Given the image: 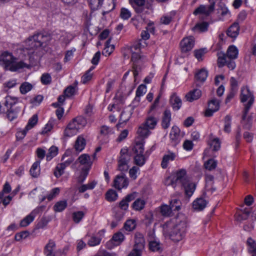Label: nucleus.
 <instances>
[{"label": "nucleus", "instance_id": "f257e3e1", "mask_svg": "<svg viewBox=\"0 0 256 256\" xmlns=\"http://www.w3.org/2000/svg\"><path fill=\"white\" fill-rule=\"evenodd\" d=\"M50 38L49 35L42 33H37L30 36L25 42V46L22 49L24 54L28 56L30 60L40 57L42 50L45 48Z\"/></svg>", "mask_w": 256, "mask_h": 256}, {"label": "nucleus", "instance_id": "f03ea898", "mask_svg": "<svg viewBox=\"0 0 256 256\" xmlns=\"http://www.w3.org/2000/svg\"><path fill=\"white\" fill-rule=\"evenodd\" d=\"M0 64L6 70L16 72L22 68H30V64L23 60L17 61L12 53L4 52L0 56Z\"/></svg>", "mask_w": 256, "mask_h": 256}, {"label": "nucleus", "instance_id": "7ed1b4c3", "mask_svg": "<svg viewBox=\"0 0 256 256\" xmlns=\"http://www.w3.org/2000/svg\"><path fill=\"white\" fill-rule=\"evenodd\" d=\"M238 52V50L235 46H231L228 47L226 54L222 52H218V66L221 68L226 65L230 70H234L236 66L234 60L237 58Z\"/></svg>", "mask_w": 256, "mask_h": 256}, {"label": "nucleus", "instance_id": "20e7f679", "mask_svg": "<svg viewBox=\"0 0 256 256\" xmlns=\"http://www.w3.org/2000/svg\"><path fill=\"white\" fill-rule=\"evenodd\" d=\"M87 124L86 120L82 116H78L70 122L66 128L64 134L70 137L76 134L79 130L84 128Z\"/></svg>", "mask_w": 256, "mask_h": 256}, {"label": "nucleus", "instance_id": "39448f33", "mask_svg": "<svg viewBox=\"0 0 256 256\" xmlns=\"http://www.w3.org/2000/svg\"><path fill=\"white\" fill-rule=\"evenodd\" d=\"M186 220L184 216L174 225L169 232L170 238L175 242H178L184 237L187 227Z\"/></svg>", "mask_w": 256, "mask_h": 256}, {"label": "nucleus", "instance_id": "423d86ee", "mask_svg": "<svg viewBox=\"0 0 256 256\" xmlns=\"http://www.w3.org/2000/svg\"><path fill=\"white\" fill-rule=\"evenodd\" d=\"M240 100V102L242 103L248 100V102L244 104V108L245 109V113H248L254 102V97L248 86H244L241 88Z\"/></svg>", "mask_w": 256, "mask_h": 256}, {"label": "nucleus", "instance_id": "0eeeda50", "mask_svg": "<svg viewBox=\"0 0 256 256\" xmlns=\"http://www.w3.org/2000/svg\"><path fill=\"white\" fill-rule=\"evenodd\" d=\"M210 4L209 6L200 5L194 12V14H203L208 16L214 10L215 2L214 0H209Z\"/></svg>", "mask_w": 256, "mask_h": 256}, {"label": "nucleus", "instance_id": "6e6552de", "mask_svg": "<svg viewBox=\"0 0 256 256\" xmlns=\"http://www.w3.org/2000/svg\"><path fill=\"white\" fill-rule=\"evenodd\" d=\"M186 174V171L182 169L178 171L176 176L170 180L171 184L172 185L174 183H180L182 185L185 184L189 180Z\"/></svg>", "mask_w": 256, "mask_h": 256}, {"label": "nucleus", "instance_id": "1a4fd4ad", "mask_svg": "<svg viewBox=\"0 0 256 256\" xmlns=\"http://www.w3.org/2000/svg\"><path fill=\"white\" fill-rule=\"evenodd\" d=\"M134 245L133 248L142 252L144 248L145 240L142 234L136 232L134 237Z\"/></svg>", "mask_w": 256, "mask_h": 256}, {"label": "nucleus", "instance_id": "9d476101", "mask_svg": "<svg viewBox=\"0 0 256 256\" xmlns=\"http://www.w3.org/2000/svg\"><path fill=\"white\" fill-rule=\"evenodd\" d=\"M208 76V71L206 68H202L196 73L195 84L196 86H200L206 81Z\"/></svg>", "mask_w": 256, "mask_h": 256}, {"label": "nucleus", "instance_id": "9b49d317", "mask_svg": "<svg viewBox=\"0 0 256 256\" xmlns=\"http://www.w3.org/2000/svg\"><path fill=\"white\" fill-rule=\"evenodd\" d=\"M128 182L125 177L124 174L118 175L114 180V186L116 189L120 190L124 188H126L128 186Z\"/></svg>", "mask_w": 256, "mask_h": 256}, {"label": "nucleus", "instance_id": "f8f14e48", "mask_svg": "<svg viewBox=\"0 0 256 256\" xmlns=\"http://www.w3.org/2000/svg\"><path fill=\"white\" fill-rule=\"evenodd\" d=\"M182 51L186 52L190 50L194 46V40L192 37L184 38L180 44Z\"/></svg>", "mask_w": 256, "mask_h": 256}, {"label": "nucleus", "instance_id": "ddd939ff", "mask_svg": "<svg viewBox=\"0 0 256 256\" xmlns=\"http://www.w3.org/2000/svg\"><path fill=\"white\" fill-rule=\"evenodd\" d=\"M78 162L81 165H84V168H88V170L90 168L92 164V161L91 160L90 156L88 154H81L77 159L76 163Z\"/></svg>", "mask_w": 256, "mask_h": 256}, {"label": "nucleus", "instance_id": "4468645a", "mask_svg": "<svg viewBox=\"0 0 256 256\" xmlns=\"http://www.w3.org/2000/svg\"><path fill=\"white\" fill-rule=\"evenodd\" d=\"M128 50L132 53L131 60L133 62V64H136L138 60L142 58V56L139 54L140 49L138 44L132 46L128 48Z\"/></svg>", "mask_w": 256, "mask_h": 256}, {"label": "nucleus", "instance_id": "2eb2a0df", "mask_svg": "<svg viewBox=\"0 0 256 256\" xmlns=\"http://www.w3.org/2000/svg\"><path fill=\"white\" fill-rule=\"evenodd\" d=\"M56 249V244L52 240H50L45 246L44 252L46 256H57Z\"/></svg>", "mask_w": 256, "mask_h": 256}, {"label": "nucleus", "instance_id": "dca6fc26", "mask_svg": "<svg viewBox=\"0 0 256 256\" xmlns=\"http://www.w3.org/2000/svg\"><path fill=\"white\" fill-rule=\"evenodd\" d=\"M129 2L136 13L142 12L144 10L145 0H129Z\"/></svg>", "mask_w": 256, "mask_h": 256}, {"label": "nucleus", "instance_id": "f3484780", "mask_svg": "<svg viewBox=\"0 0 256 256\" xmlns=\"http://www.w3.org/2000/svg\"><path fill=\"white\" fill-rule=\"evenodd\" d=\"M144 138H138L136 140V144L132 148V151L136 154H143L144 151Z\"/></svg>", "mask_w": 256, "mask_h": 256}, {"label": "nucleus", "instance_id": "a211bd4d", "mask_svg": "<svg viewBox=\"0 0 256 256\" xmlns=\"http://www.w3.org/2000/svg\"><path fill=\"white\" fill-rule=\"evenodd\" d=\"M240 26L238 22H234L228 28L226 32L227 35L232 38H236L239 34Z\"/></svg>", "mask_w": 256, "mask_h": 256}, {"label": "nucleus", "instance_id": "6ab92c4d", "mask_svg": "<svg viewBox=\"0 0 256 256\" xmlns=\"http://www.w3.org/2000/svg\"><path fill=\"white\" fill-rule=\"evenodd\" d=\"M170 102L173 109L175 110H178L182 106V100L174 94L170 96Z\"/></svg>", "mask_w": 256, "mask_h": 256}, {"label": "nucleus", "instance_id": "aec40b11", "mask_svg": "<svg viewBox=\"0 0 256 256\" xmlns=\"http://www.w3.org/2000/svg\"><path fill=\"white\" fill-rule=\"evenodd\" d=\"M202 95L201 90L199 89H194L190 92L186 96V98L188 101L192 102L194 100L198 99Z\"/></svg>", "mask_w": 256, "mask_h": 256}, {"label": "nucleus", "instance_id": "412c9836", "mask_svg": "<svg viewBox=\"0 0 256 256\" xmlns=\"http://www.w3.org/2000/svg\"><path fill=\"white\" fill-rule=\"evenodd\" d=\"M171 120V112L169 110H164L162 122V126L163 128H168Z\"/></svg>", "mask_w": 256, "mask_h": 256}, {"label": "nucleus", "instance_id": "4be33fe9", "mask_svg": "<svg viewBox=\"0 0 256 256\" xmlns=\"http://www.w3.org/2000/svg\"><path fill=\"white\" fill-rule=\"evenodd\" d=\"M247 114L248 113H245V109H244L242 116V123L244 128L250 130L252 124V116L246 117Z\"/></svg>", "mask_w": 256, "mask_h": 256}, {"label": "nucleus", "instance_id": "5701e85b", "mask_svg": "<svg viewBox=\"0 0 256 256\" xmlns=\"http://www.w3.org/2000/svg\"><path fill=\"white\" fill-rule=\"evenodd\" d=\"M207 201L202 198H198L193 202V208L198 210H202L206 206Z\"/></svg>", "mask_w": 256, "mask_h": 256}, {"label": "nucleus", "instance_id": "b1692460", "mask_svg": "<svg viewBox=\"0 0 256 256\" xmlns=\"http://www.w3.org/2000/svg\"><path fill=\"white\" fill-rule=\"evenodd\" d=\"M86 144V140L82 136H80L77 138L75 142L74 148L77 152H82Z\"/></svg>", "mask_w": 256, "mask_h": 256}, {"label": "nucleus", "instance_id": "393cba45", "mask_svg": "<svg viewBox=\"0 0 256 256\" xmlns=\"http://www.w3.org/2000/svg\"><path fill=\"white\" fill-rule=\"evenodd\" d=\"M180 130L179 128L176 126H173L170 134V140L175 143L178 142L180 137Z\"/></svg>", "mask_w": 256, "mask_h": 256}, {"label": "nucleus", "instance_id": "a878e982", "mask_svg": "<svg viewBox=\"0 0 256 256\" xmlns=\"http://www.w3.org/2000/svg\"><path fill=\"white\" fill-rule=\"evenodd\" d=\"M176 156L174 153L168 152V154L164 156L162 160L161 163L162 167L163 168H167L168 162L170 160H174Z\"/></svg>", "mask_w": 256, "mask_h": 256}, {"label": "nucleus", "instance_id": "bb28decb", "mask_svg": "<svg viewBox=\"0 0 256 256\" xmlns=\"http://www.w3.org/2000/svg\"><path fill=\"white\" fill-rule=\"evenodd\" d=\"M146 92V86L142 84L140 85L136 91V96L134 98L133 103H138L140 102V97L143 96Z\"/></svg>", "mask_w": 256, "mask_h": 256}, {"label": "nucleus", "instance_id": "cd10ccee", "mask_svg": "<svg viewBox=\"0 0 256 256\" xmlns=\"http://www.w3.org/2000/svg\"><path fill=\"white\" fill-rule=\"evenodd\" d=\"M182 186L184 188L186 194L188 196H191L195 190V184L188 180Z\"/></svg>", "mask_w": 256, "mask_h": 256}, {"label": "nucleus", "instance_id": "c85d7f7f", "mask_svg": "<svg viewBox=\"0 0 256 256\" xmlns=\"http://www.w3.org/2000/svg\"><path fill=\"white\" fill-rule=\"evenodd\" d=\"M38 116L37 114H34L30 118L28 123L24 129L23 133L26 134L28 131L32 128L38 122Z\"/></svg>", "mask_w": 256, "mask_h": 256}, {"label": "nucleus", "instance_id": "c756f323", "mask_svg": "<svg viewBox=\"0 0 256 256\" xmlns=\"http://www.w3.org/2000/svg\"><path fill=\"white\" fill-rule=\"evenodd\" d=\"M158 122V118L153 116H150L148 117L144 124L145 125V126H146L150 129L152 130L155 128Z\"/></svg>", "mask_w": 256, "mask_h": 256}, {"label": "nucleus", "instance_id": "7c9ffc66", "mask_svg": "<svg viewBox=\"0 0 256 256\" xmlns=\"http://www.w3.org/2000/svg\"><path fill=\"white\" fill-rule=\"evenodd\" d=\"M40 160H37L34 162L30 169V175L34 178H36L40 174Z\"/></svg>", "mask_w": 256, "mask_h": 256}, {"label": "nucleus", "instance_id": "2f4dec72", "mask_svg": "<svg viewBox=\"0 0 256 256\" xmlns=\"http://www.w3.org/2000/svg\"><path fill=\"white\" fill-rule=\"evenodd\" d=\"M136 226V222L134 219H128L124 222V228L128 232L134 230Z\"/></svg>", "mask_w": 256, "mask_h": 256}, {"label": "nucleus", "instance_id": "473e14b6", "mask_svg": "<svg viewBox=\"0 0 256 256\" xmlns=\"http://www.w3.org/2000/svg\"><path fill=\"white\" fill-rule=\"evenodd\" d=\"M132 112H127L126 111H123L121 113L120 122L116 125L118 128H119L121 126V125L123 124H126L130 118Z\"/></svg>", "mask_w": 256, "mask_h": 256}, {"label": "nucleus", "instance_id": "72a5a7b5", "mask_svg": "<svg viewBox=\"0 0 256 256\" xmlns=\"http://www.w3.org/2000/svg\"><path fill=\"white\" fill-rule=\"evenodd\" d=\"M20 111V108H8L6 116L10 121H12L17 118L18 113Z\"/></svg>", "mask_w": 256, "mask_h": 256}, {"label": "nucleus", "instance_id": "f704fd0d", "mask_svg": "<svg viewBox=\"0 0 256 256\" xmlns=\"http://www.w3.org/2000/svg\"><path fill=\"white\" fill-rule=\"evenodd\" d=\"M146 204L144 200L141 198L136 199L132 204V208L136 211H140L144 209Z\"/></svg>", "mask_w": 256, "mask_h": 256}, {"label": "nucleus", "instance_id": "c9c22d12", "mask_svg": "<svg viewBox=\"0 0 256 256\" xmlns=\"http://www.w3.org/2000/svg\"><path fill=\"white\" fill-rule=\"evenodd\" d=\"M150 128L145 126V125L143 124H142L138 128V134L141 137L144 138H146L148 136H149L150 134Z\"/></svg>", "mask_w": 256, "mask_h": 256}, {"label": "nucleus", "instance_id": "e433bc0d", "mask_svg": "<svg viewBox=\"0 0 256 256\" xmlns=\"http://www.w3.org/2000/svg\"><path fill=\"white\" fill-rule=\"evenodd\" d=\"M67 204V202L66 200L58 201L54 205V210L56 212H61L66 208Z\"/></svg>", "mask_w": 256, "mask_h": 256}, {"label": "nucleus", "instance_id": "4c0bfd02", "mask_svg": "<svg viewBox=\"0 0 256 256\" xmlns=\"http://www.w3.org/2000/svg\"><path fill=\"white\" fill-rule=\"evenodd\" d=\"M247 243L249 246L248 250L252 254V256H256V242L251 238H249Z\"/></svg>", "mask_w": 256, "mask_h": 256}, {"label": "nucleus", "instance_id": "58836bf2", "mask_svg": "<svg viewBox=\"0 0 256 256\" xmlns=\"http://www.w3.org/2000/svg\"><path fill=\"white\" fill-rule=\"evenodd\" d=\"M106 198L108 201L113 202L117 199L118 194L115 190H110L106 192Z\"/></svg>", "mask_w": 256, "mask_h": 256}, {"label": "nucleus", "instance_id": "ea45409f", "mask_svg": "<svg viewBox=\"0 0 256 256\" xmlns=\"http://www.w3.org/2000/svg\"><path fill=\"white\" fill-rule=\"evenodd\" d=\"M173 208L170 205H163L160 208V212L163 216H168L170 215Z\"/></svg>", "mask_w": 256, "mask_h": 256}, {"label": "nucleus", "instance_id": "a19ab883", "mask_svg": "<svg viewBox=\"0 0 256 256\" xmlns=\"http://www.w3.org/2000/svg\"><path fill=\"white\" fill-rule=\"evenodd\" d=\"M208 25V22H199L196 24L194 28L195 30H198L200 32H204L207 31Z\"/></svg>", "mask_w": 256, "mask_h": 256}, {"label": "nucleus", "instance_id": "79ce46f5", "mask_svg": "<svg viewBox=\"0 0 256 256\" xmlns=\"http://www.w3.org/2000/svg\"><path fill=\"white\" fill-rule=\"evenodd\" d=\"M124 235L122 232H117V233L115 234L113 236L111 240V241L114 242H116L115 244L118 245L124 240Z\"/></svg>", "mask_w": 256, "mask_h": 256}, {"label": "nucleus", "instance_id": "37998d69", "mask_svg": "<svg viewBox=\"0 0 256 256\" xmlns=\"http://www.w3.org/2000/svg\"><path fill=\"white\" fill-rule=\"evenodd\" d=\"M149 248L152 252H158L160 250V244L158 242L150 240L149 242Z\"/></svg>", "mask_w": 256, "mask_h": 256}, {"label": "nucleus", "instance_id": "c03bdc74", "mask_svg": "<svg viewBox=\"0 0 256 256\" xmlns=\"http://www.w3.org/2000/svg\"><path fill=\"white\" fill-rule=\"evenodd\" d=\"M96 184V182L94 181H93L87 184H83L78 188V191L80 192H84L88 190L93 189Z\"/></svg>", "mask_w": 256, "mask_h": 256}, {"label": "nucleus", "instance_id": "a18cd8bd", "mask_svg": "<svg viewBox=\"0 0 256 256\" xmlns=\"http://www.w3.org/2000/svg\"><path fill=\"white\" fill-rule=\"evenodd\" d=\"M34 219V218L30 214L20 221V226L21 227H26L29 225Z\"/></svg>", "mask_w": 256, "mask_h": 256}, {"label": "nucleus", "instance_id": "49530a36", "mask_svg": "<svg viewBox=\"0 0 256 256\" xmlns=\"http://www.w3.org/2000/svg\"><path fill=\"white\" fill-rule=\"evenodd\" d=\"M16 102L17 100L16 98L8 96L6 98L4 105L7 107V108H14Z\"/></svg>", "mask_w": 256, "mask_h": 256}, {"label": "nucleus", "instance_id": "de8ad7c7", "mask_svg": "<svg viewBox=\"0 0 256 256\" xmlns=\"http://www.w3.org/2000/svg\"><path fill=\"white\" fill-rule=\"evenodd\" d=\"M58 149L55 146H51L46 156V160H50L53 157L55 156L58 154Z\"/></svg>", "mask_w": 256, "mask_h": 256}, {"label": "nucleus", "instance_id": "09e8293b", "mask_svg": "<svg viewBox=\"0 0 256 256\" xmlns=\"http://www.w3.org/2000/svg\"><path fill=\"white\" fill-rule=\"evenodd\" d=\"M32 88V86L31 84L27 82H24L21 84L20 90L22 94H26L28 92L30 91Z\"/></svg>", "mask_w": 256, "mask_h": 256}, {"label": "nucleus", "instance_id": "8fccbe9b", "mask_svg": "<svg viewBox=\"0 0 256 256\" xmlns=\"http://www.w3.org/2000/svg\"><path fill=\"white\" fill-rule=\"evenodd\" d=\"M216 165L217 162L213 159H210L204 163L205 168L208 170L214 169Z\"/></svg>", "mask_w": 256, "mask_h": 256}, {"label": "nucleus", "instance_id": "3c124183", "mask_svg": "<svg viewBox=\"0 0 256 256\" xmlns=\"http://www.w3.org/2000/svg\"><path fill=\"white\" fill-rule=\"evenodd\" d=\"M232 118L230 116L227 115L224 118V131L229 133L230 132Z\"/></svg>", "mask_w": 256, "mask_h": 256}, {"label": "nucleus", "instance_id": "603ef678", "mask_svg": "<svg viewBox=\"0 0 256 256\" xmlns=\"http://www.w3.org/2000/svg\"><path fill=\"white\" fill-rule=\"evenodd\" d=\"M219 101L216 98H212L208 102V107L212 108L214 111H218L220 108Z\"/></svg>", "mask_w": 256, "mask_h": 256}, {"label": "nucleus", "instance_id": "864d4df0", "mask_svg": "<svg viewBox=\"0 0 256 256\" xmlns=\"http://www.w3.org/2000/svg\"><path fill=\"white\" fill-rule=\"evenodd\" d=\"M134 159L135 164L139 166H143L146 162V159L143 154H136Z\"/></svg>", "mask_w": 256, "mask_h": 256}, {"label": "nucleus", "instance_id": "5fc2aeb1", "mask_svg": "<svg viewBox=\"0 0 256 256\" xmlns=\"http://www.w3.org/2000/svg\"><path fill=\"white\" fill-rule=\"evenodd\" d=\"M84 213L82 211L74 212L72 214L73 220L76 223H78L84 218Z\"/></svg>", "mask_w": 256, "mask_h": 256}, {"label": "nucleus", "instance_id": "6e6d98bb", "mask_svg": "<svg viewBox=\"0 0 256 256\" xmlns=\"http://www.w3.org/2000/svg\"><path fill=\"white\" fill-rule=\"evenodd\" d=\"M66 168L64 166L60 164H58L56 168V170L54 172V175L56 178L60 177L64 172V170Z\"/></svg>", "mask_w": 256, "mask_h": 256}, {"label": "nucleus", "instance_id": "4d7b16f0", "mask_svg": "<svg viewBox=\"0 0 256 256\" xmlns=\"http://www.w3.org/2000/svg\"><path fill=\"white\" fill-rule=\"evenodd\" d=\"M88 168H82L81 174L78 180V183L82 184L84 181L88 174Z\"/></svg>", "mask_w": 256, "mask_h": 256}, {"label": "nucleus", "instance_id": "13d9d810", "mask_svg": "<svg viewBox=\"0 0 256 256\" xmlns=\"http://www.w3.org/2000/svg\"><path fill=\"white\" fill-rule=\"evenodd\" d=\"M101 238L96 236H92L88 240V244L90 246H94L99 244Z\"/></svg>", "mask_w": 256, "mask_h": 256}, {"label": "nucleus", "instance_id": "bf43d9fd", "mask_svg": "<svg viewBox=\"0 0 256 256\" xmlns=\"http://www.w3.org/2000/svg\"><path fill=\"white\" fill-rule=\"evenodd\" d=\"M209 144L210 146L212 148L214 151L218 150L220 146V140L218 138H214Z\"/></svg>", "mask_w": 256, "mask_h": 256}, {"label": "nucleus", "instance_id": "052dcab7", "mask_svg": "<svg viewBox=\"0 0 256 256\" xmlns=\"http://www.w3.org/2000/svg\"><path fill=\"white\" fill-rule=\"evenodd\" d=\"M76 86H68L64 92V95L66 97H70L73 96L76 92Z\"/></svg>", "mask_w": 256, "mask_h": 256}, {"label": "nucleus", "instance_id": "680f3d73", "mask_svg": "<svg viewBox=\"0 0 256 256\" xmlns=\"http://www.w3.org/2000/svg\"><path fill=\"white\" fill-rule=\"evenodd\" d=\"M206 52V48H203L194 50V56L196 58L200 61L202 60V57Z\"/></svg>", "mask_w": 256, "mask_h": 256}, {"label": "nucleus", "instance_id": "e2e57ef3", "mask_svg": "<svg viewBox=\"0 0 256 256\" xmlns=\"http://www.w3.org/2000/svg\"><path fill=\"white\" fill-rule=\"evenodd\" d=\"M60 190L58 188H56L52 190L50 193L46 196L48 200L50 201L58 194Z\"/></svg>", "mask_w": 256, "mask_h": 256}, {"label": "nucleus", "instance_id": "0e129e2a", "mask_svg": "<svg viewBox=\"0 0 256 256\" xmlns=\"http://www.w3.org/2000/svg\"><path fill=\"white\" fill-rule=\"evenodd\" d=\"M29 232L28 231H23L22 232L17 233L15 235V240L16 241H20L23 238H26L28 236Z\"/></svg>", "mask_w": 256, "mask_h": 256}, {"label": "nucleus", "instance_id": "69168bd1", "mask_svg": "<svg viewBox=\"0 0 256 256\" xmlns=\"http://www.w3.org/2000/svg\"><path fill=\"white\" fill-rule=\"evenodd\" d=\"M120 16L124 20H128L131 16V13L128 9L122 8L120 11Z\"/></svg>", "mask_w": 256, "mask_h": 256}, {"label": "nucleus", "instance_id": "338daca9", "mask_svg": "<svg viewBox=\"0 0 256 256\" xmlns=\"http://www.w3.org/2000/svg\"><path fill=\"white\" fill-rule=\"evenodd\" d=\"M179 202L176 198H174L170 201V206L173 208V210H178L180 209Z\"/></svg>", "mask_w": 256, "mask_h": 256}, {"label": "nucleus", "instance_id": "774afa93", "mask_svg": "<svg viewBox=\"0 0 256 256\" xmlns=\"http://www.w3.org/2000/svg\"><path fill=\"white\" fill-rule=\"evenodd\" d=\"M41 82L44 84H48L51 82V76L48 74H44L41 77Z\"/></svg>", "mask_w": 256, "mask_h": 256}]
</instances>
